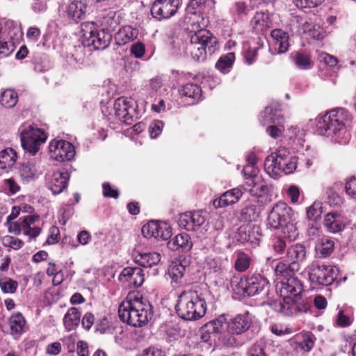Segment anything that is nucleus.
Segmentation results:
<instances>
[{"label":"nucleus","mask_w":356,"mask_h":356,"mask_svg":"<svg viewBox=\"0 0 356 356\" xmlns=\"http://www.w3.org/2000/svg\"><path fill=\"white\" fill-rule=\"evenodd\" d=\"M351 119V115L346 109H332L316 118V132L321 136L330 138L335 143L345 145L350 139L347 126Z\"/></svg>","instance_id":"f257e3e1"},{"label":"nucleus","mask_w":356,"mask_h":356,"mask_svg":"<svg viewBox=\"0 0 356 356\" xmlns=\"http://www.w3.org/2000/svg\"><path fill=\"white\" fill-rule=\"evenodd\" d=\"M118 315L122 321L128 325L141 327L147 324L153 316L149 301L137 293H129L119 306Z\"/></svg>","instance_id":"f03ea898"},{"label":"nucleus","mask_w":356,"mask_h":356,"mask_svg":"<svg viewBox=\"0 0 356 356\" xmlns=\"http://www.w3.org/2000/svg\"><path fill=\"white\" fill-rule=\"evenodd\" d=\"M175 309L180 318L186 321H196L205 315L207 303L197 291H186L179 296Z\"/></svg>","instance_id":"7ed1b4c3"},{"label":"nucleus","mask_w":356,"mask_h":356,"mask_svg":"<svg viewBox=\"0 0 356 356\" xmlns=\"http://www.w3.org/2000/svg\"><path fill=\"white\" fill-rule=\"evenodd\" d=\"M293 217L294 213L292 209L285 202H280L270 210L267 225L274 229H282L286 237L294 240L298 236V232Z\"/></svg>","instance_id":"20e7f679"},{"label":"nucleus","mask_w":356,"mask_h":356,"mask_svg":"<svg viewBox=\"0 0 356 356\" xmlns=\"http://www.w3.org/2000/svg\"><path fill=\"white\" fill-rule=\"evenodd\" d=\"M82 43L87 47H92L95 49H104L111 40L112 35L104 29H99L93 22L81 24Z\"/></svg>","instance_id":"39448f33"},{"label":"nucleus","mask_w":356,"mask_h":356,"mask_svg":"<svg viewBox=\"0 0 356 356\" xmlns=\"http://www.w3.org/2000/svg\"><path fill=\"white\" fill-rule=\"evenodd\" d=\"M217 43L216 38L206 30H200L191 37V42L187 46L193 59L195 61L204 60L207 51L211 54Z\"/></svg>","instance_id":"423d86ee"},{"label":"nucleus","mask_w":356,"mask_h":356,"mask_svg":"<svg viewBox=\"0 0 356 356\" xmlns=\"http://www.w3.org/2000/svg\"><path fill=\"white\" fill-rule=\"evenodd\" d=\"M22 147L35 155L47 138L45 132L34 124L24 123L19 128Z\"/></svg>","instance_id":"0eeeda50"},{"label":"nucleus","mask_w":356,"mask_h":356,"mask_svg":"<svg viewBox=\"0 0 356 356\" xmlns=\"http://www.w3.org/2000/svg\"><path fill=\"white\" fill-rule=\"evenodd\" d=\"M268 281L261 275L244 276L234 286L238 293L253 296L259 293L268 286Z\"/></svg>","instance_id":"6e6552de"},{"label":"nucleus","mask_w":356,"mask_h":356,"mask_svg":"<svg viewBox=\"0 0 356 356\" xmlns=\"http://www.w3.org/2000/svg\"><path fill=\"white\" fill-rule=\"evenodd\" d=\"M307 268L309 279L315 285L327 286L334 280V269L330 266L314 261Z\"/></svg>","instance_id":"1a4fd4ad"},{"label":"nucleus","mask_w":356,"mask_h":356,"mask_svg":"<svg viewBox=\"0 0 356 356\" xmlns=\"http://www.w3.org/2000/svg\"><path fill=\"white\" fill-rule=\"evenodd\" d=\"M60 7L67 18L76 23L83 20L88 11L86 0H63Z\"/></svg>","instance_id":"9d476101"},{"label":"nucleus","mask_w":356,"mask_h":356,"mask_svg":"<svg viewBox=\"0 0 356 356\" xmlns=\"http://www.w3.org/2000/svg\"><path fill=\"white\" fill-rule=\"evenodd\" d=\"M50 156L52 159L64 162L71 161L75 156L74 147L66 140H52L49 146Z\"/></svg>","instance_id":"9b49d317"},{"label":"nucleus","mask_w":356,"mask_h":356,"mask_svg":"<svg viewBox=\"0 0 356 356\" xmlns=\"http://www.w3.org/2000/svg\"><path fill=\"white\" fill-rule=\"evenodd\" d=\"M282 298L273 301L271 307L277 312L286 316H291L298 312H306L307 306L304 303H298L291 296H282Z\"/></svg>","instance_id":"f8f14e48"},{"label":"nucleus","mask_w":356,"mask_h":356,"mask_svg":"<svg viewBox=\"0 0 356 356\" xmlns=\"http://www.w3.org/2000/svg\"><path fill=\"white\" fill-rule=\"evenodd\" d=\"M178 0H156L151 8L154 18L161 21L173 16L178 9Z\"/></svg>","instance_id":"ddd939ff"},{"label":"nucleus","mask_w":356,"mask_h":356,"mask_svg":"<svg viewBox=\"0 0 356 356\" xmlns=\"http://www.w3.org/2000/svg\"><path fill=\"white\" fill-rule=\"evenodd\" d=\"M142 233L145 238L154 237L166 241L172 236L170 227L165 222L152 220L142 227Z\"/></svg>","instance_id":"4468645a"},{"label":"nucleus","mask_w":356,"mask_h":356,"mask_svg":"<svg viewBox=\"0 0 356 356\" xmlns=\"http://www.w3.org/2000/svg\"><path fill=\"white\" fill-rule=\"evenodd\" d=\"M136 102L125 97H121L116 99L114 103L115 115L123 122L131 124L133 121V112H135Z\"/></svg>","instance_id":"2eb2a0df"},{"label":"nucleus","mask_w":356,"mask_h":356,"mask_svg":"<svg viewBox=\"0 0 356 356\" xmlns=\"http://www.w3.org/2000/svg\"><path fill=\"white\" fill-rule=\"evenodd\" d=\"M190 266L186 259L172 261L168 268V274L170 283L174 286H179L184 284V275L188 273Z\"/></svg>","instance_id":"dca6fc26"},{"label":"nucleus","mask_w":356,"mask_h":356,"mask_svg":"<svg viewBox=\"0 0 356 356\" xmlns=\"http://www.w3.org/2000/svg\"><path fill=\"white\" fill-rule=\"evenodd\" d=\"M206 221V216L202 211H193L181 213L179 216L178 224L186 231L197 230Z\"/></svg>","instance_id":"f3484780"},{"label":"nucleus","mask_w":356,"mask_h":356,"mask_svg":"<svg viewBox=\"0 0 356 356\" xmlns=\"http://www.w3.org/2000/svg\"><path fill=\"white\" fill-rule=\"evenodd\" d=\"M119 280L128 287H138L144 282V274L140 268L127 267L122 270Z\"/></svg>","instance_id":"a211bd4d"},{"label":"nucleus","mask_w":356,"mask_h":356,"mask_svg":"<svg viewBox=\"0 0 356 356\" xmlns=\"http://www.w3.org/2000/svg\"><path fill=\"white\" fill-rule=\"evenodd\" d=\"M270 51L272 54H280L285 53L289 47V34L287 32L276 29L270 33Z\"/></svg>","instance_id":"6ab92c4d"},{"label":"nucleus","mask_w":356,"mask_h":356,"mask_svg":"<svg viewBox=\"0 0 356 356\" xmlns=\"http://www.w3.org/2000/svg\"><path fill=\"white\" fill-rule=\"evenodd\" d=\"M307 249L306 247L301 243H296L288 246L285 257L286 261L296 264L297 270H300V264L306 259Z\"/></svg>","instance_id":"aec40b11"},{"label":"nucleus","mask_w":356,"mask_h":356,"mask_svg":"<svg viewBox=\"0 0 356 356\" xmlns=\"http://www.w3.org/2000/svg\"><path fill=\"white\" fill-rule=\"evenodd\" d=\"M70 175L67 171H56L47 178V186L54 195L60 194L67 186Z\"/></svg>","instance_id":"412c9836"},{"label":"nucleus","mask_w":356,"mask_h":356,"mask_svg":"<svg viewBox=\"0 0 356 356\" xmlns=\"http://www.w3.org/2000/svg\"><path fill=\"white\" fill-rule=\"evenodd\" d=\"M280 291L281 296H293L297 298L301 294L303 287L302 282L294 276H289L280 282Z\"/></svg>","instance_id":"4be33fe9"},{"label":"nucleus","mask_w":356,"mask_h":356,"mask_svg":"<svg viewBox=\"0 0 356 356\" xmlns=\"http://www.w3.org/2000/svg\"><path fill=\"white\" fill-rule=\"evenodd\" d=\"M252 318L248 312L240 314L235 316L229 323L228 329L229 332L240 334L247 331L251 326Z\"/></svg>","instance_id":"5701e85b"},{"label":"nucleus","mask_w":356,"mask_h":356,"mask_svg":"<svg viewBox=\"0 0 356 356\" xmlns=\"http://www.w3.org/2000/svg\"><path fill=\"white\" fill-rule=\"evenodd\" d=\"M40 217L37 215L26 216L21 217L22 230L24 235L29 236L31 238H35L41 232V227L35 225V222H39Z\"/></svg>","instance_id":"b1692460"},{"label":"nucleus","mask_w":356,"mask_h":356,"mask_svg":"<svg viewBox=\"0 0 356 356\" xmlns=\"http://www.w3.org/2000/svg\"><path fill=\"white\" fill-rule=\"evenodd\" d=\"M280 176L292 173L296 168L297 160L295 156H291L289 151L286 148H280Z\"/></svg>","instance_id":"393cba45"},{"label":"nucleus","mask_w":356,"mask_h":356,"mask_svg":"<svg viewBox=\"0 0 356 356\" xmlns=\"http://www.w3.org/2000/svg\"><path fill=\"white\" fill-rule=\"evenodd\" d=\"M241 195V190L238 188H234L224 193L219 198L215 199L213 204L215 208L225 207L237 202Z\"/></svg>","instance_id":"a878e982"},{"label":"nucleus","mask_w":356,"mask_h":356,"mask_svg":"<svg viewBox=\"0 0 356 356\" xmlns=\"http://www.w3.org/2000/svg\"><path fill=\"white\" fill-rule=\"evenodd\" d=\"M280 148L275 152L268 155L264 162V170L266 173L273 179L280 177V161L279 155Z\"/></svg>","instance_id":"bb28decb"},{"label":"nucleus","mask_w":356,"mask_h":356,"mask_svg":"<svg viewBox=\"0 0 356 356\" xmlns=\"http://www.w3.org/2000/svg\"><path fill=\"white\" fill-rule=\"evenodd\" d=\"M334 242L330 237L322 236L315 242L316 254L321 258L330 256L334 250Z\"/></svg>","instance_id":"cd10ccee"},{"label":"nucleus","mask_w":356,"mask_h":356,"mask_svg":"<svg viewBox=\"0 0 356 356\" xmlns=\"http://www.w3.org/2000/svg\"><path fill=\"white\" fill-rule=\"evenodd\" d=\"M138 35V31L131 26L120 28L115 34V40L118 45H124L135 40Z\"/></svg>","instance_id":"c85d7f7f"},{"label":"nucleus","mask_w":356,"mask_h":356,"mask_svg":"<svg viewBox=\"0 0 356 356\" xmlns=\"http://www.w3.org/2000/svg\"><path fill=\"white\" fill-rule=\"evenodd\" d=\"M81 313L76 307L70 308L63 317V324L67 331L75 330L79 325Z\"/></svg>","instance_id":"c756f323"},{"label":"nucleus","mask_w":356,"mask_h":356,"mask_svg":"<svg viewBox=\"0 0 356 356\" xmlns=\"http://www.w3.org/2000/svg\"><path fill=\"white\" fill-rule=\"evenodd\" d=\"M136 262L143 268H151L161 261V255L157 252L140 253L136 256Z\"/></svg>","instance_id":"7c9ffc66"},{"label":"nucleus","mask_w":356,"mask_h":356,"mask_svg":"<svg viewBox=\"0 0 356 356\" xmlns=\"http://www.w3.org/2000/svg\"><path fill=\"white\" fill-rule=\"evenodd\" d=\"M25 319L20 312L11 315L9 318V326L12 335H21L24 332Z\"/></svg>","instance_id":"2f4dec72"},{"label":"nucleus","mask_w":356,"mask_h":356,"mask_svg":"<svg viewBox=\"0 0 356 356\" xmlns=\"http://www.w3.org/2000/svg\"><path fill=\"white\" fill-rule=\"evenodd\" d=\"M168 246L170 249L175 250L179 248L185 250H191L192 243L190 236L185 233L177 234L175 238L168 241Z\"/></svg>","instance_id":"473e14b6"},{"label":"nucleus","mask_w":356,"mask_h":356,"mask_svg":"<svg viewBox=\"0 0 356 356\" xmlns=\"http://www.w3.org/2000/svg\"><path fill=\"white\" fill-rule=\"evenodd\" d=\"M248 191L255 197L261 196L266 191V185L261 177H254L246 182Z\"/></svg>","instance_id":"72a5a7b5"},{"label":"nucleus","mask_w":356,"mask_h":356,"mask_svg":"<svg viewBox=\"0 0 356 356\" xmlns=\"http://www.w3.org/2000/svg\"><path fill=\"white\" fill-rule=\"evenodd\" d=\"M324 225L330 232L336 233L343 229L344 225L337 213H329L324 219Z\"/></svg>","instance_id":"f704fd0d"},{"label":"nucleus","mask_w":356,"mask_h":356,"mask_svg":"<svg viewBox=\"0 0 356 356\" xmlns=\"http://www.w3.org/2000/svg\"><path fill=\"white\" fill-rule=\"evenodd\" d=\"M296 264H292L290 262L286 261H280L277 262L275 267V273L277 276H281L286 278L287 276H291L294 273L298 272Z\"/></svg>","instance_id":"c9c22d12"},{"label":"nucleus","mask_w":356,"mask_h":356,"mask_svg":"<svg viewBox=\"0 0 356 356\" xmlns=\"http://www.w3.org/2000/svg\"><path fill=\"white\" fill-rule=\"evenodd\" d=\"M17 153L12 148H6L0 152V169L12 167L16 162Z\"/></svg>","instance_id":"e433bc0d"},{"label":"nucleus","mask_w":356,"mask_h":356,"mask_svg":"<svg viewBox=\"0 0 356 356\" xmlns=\"http://www.w3.org/2000/svg\"><path fill=\"white\" fill-rule=\"evenodd\" d=\"M302 32L312 38L321 40L325 35L323 28L319 25H313L307 22L302 24Z\"/></svg>","instance_id":"4c0bfd02"},{"label":"nucleus","mask_w":356,"mask_h":356,"mask_svg":"<svg viewBox=\"0 0 356 356\" xmlns=\"http://www.w3.org/2000/svg\"><path fill=\"white\" fill-rule=\"evenodd\" d=\"M281 116L278 109H273L272 106H266L265 111L261 114L259 120L264 126L270 123H279V118Z\"/></svg>","instance_id":"58836bf2"},{"label":"nucleus","mask_w":356,"mask_h":356,"mask_svg":"<svg viewBox=\"0 0 356 356\" xmlns=\"http://www.w3.org/2000/svg\"><path fill=\"white\" fill-rule=\"evenodd\" d=\"M201 92V88L194 83H187L179 90L181 95L191 98L194 100L191 104H195V101L200 98Z\"/></svg>","instance_id":"ea45409f"},{"label":"nucleus","mask_w":356,"mask_h":356,"mask_svg":"<svg viewBox=\"0 0 356 356\" xmlns=\"http://www.w3.org/2000/svg\"><path fill=\"white\" fill-rule=\"evenodd\" d=\"M19 174L24 181L29 182L35 178L36 169L33 163L24 162L19 167Z\"/></svg>","instance_id":"a19ab883"},{"label":"nucleus","mask_w":356,"mask_h":356,"mask_svg":"<svg viewBox=\"0 0 356 356\" xmlns=\"http://www.w3.org/2000/svg\"><path fill=\"white\" fill-rule=\"evenodd\" d=\"M235 60V55L234 53L230 52L224 56H222L216 64V67L221 72L225 74L229 71L234 61Z\"/></svg>","instance_id":"79ce46f5"},{"label":"nucleus","mask_w":356,"mask_h":356,"mask_svg":"<svg viewBox=\"0 0 356 356\" xmlns=\"http://www.w3.org/2000/svg\"><path fill=\"white\" fill-rule=\"evenodd\" d=\"M17 99V95L15 91L11 89H8L2 92L0 102L5 108H10L16 105Z\"/></svg>","instance_id":"37998d69"},{"label":"nucleus","mask_w":356,"mask_h":356,"mask_svg":"<svg viewBox=\"0 0 356 356\" xmlns=\"http://www.w3.org/2000/svg\"><path fill=\"white\" fill-rule=\"evenodd\" d=\"M251 263V258L243 252L236 253V258L234 262V268L238 272L247 270Z\"/></svg>","instance_id":"c03bdc74"},{"label":"nucleus","mask_w":356,"mask_h":356,"mask_svg":"<svg viewBox=\"0 0 356 356\" xmlns=\"http://www.w3.org/2000/svg\"><path fill=\"white\" fill-rule=\"evenodd\" d=\"M296 348L309 352L314 346V341L311 334H305L296 337Z\"/></svg>","instance_id":"a18cd8bd"},{"label":"nucleus","mask_w":356,"mask_h":356,"mask_svg":"<svg viewBox=\"0 0 356 356\" xmlns=\"http://www.w3.org/2000/svg\"><path fill=\"white\" fill-rule=\"evenodd\" d=\"M259 216L257 206L254 204L244 207L241 211V220L246 222L256 221Z\"/></svg>","instance_id":"49530a36"},{"label":"nucleus","mask_w":356,"mask_h":356,"mask_svg":"<svg viewBox=\"0 0 356 356\" xmlns=\"http://www.w3.org/2000/svg\"><path fill=\"white\" fill-rule=\"evenodd\" d=\"M17 286L18 283L9 277H6L0 279V286L1 290L4 293H15L16 291Z\"/></svg>","instance_id":"de8ad7c7"},{"label":"nucleus","mask_w":356,"mask_h":356,"mask_svg":"<svg viewBox=\"0 0 356 356\" xmlns=\"http://www.w3.org/2000/svg\"><path fill=\"white\" fill-rule=\"evenodd\" d=\"M295 63L300 69L306 70L311 67L310 57L305 54L297 53L295 57Z\"/></svg>","instance_id":"09e8293b"},{"label":"nucleus","mask_w":356,"mask_h":356,"mask_svg":"<svg viewBox=\"0 0 356 356\" xmlns=\"http://www.w3.org/2000/svg\"><path fill=\"white\" fill-rule=\"evenodd\" d=\"M323 213L321 204L320 202H314L307 210V217L311 220H317L321 216Z\"/></svg>","instance_id":"8fccbe9b"},{"label":"nucleus","mask_w":356,"mask_h":356,"mask_svg":"<svg viewBox=\"0 0 356 356\" xmlns=\"http://www.w3.org/2000/svg\"><path fill=\"white\" fill-rule=\"evenodd\" d=\"M2 244L5 247H9L14 250H19L22 247L24 243L19 238L7 235L2 238Z\"/></svg>","instance_id":"3c124183"},{"label":"nucleus","mask_w":356,"mask_h":356,"mask_svg":"<svg viewBox=\"0 0 356 356\" xmlns=\"http://www.w3.org/2000/svg\"><path fill=\"white\" fill-rule=\"evenodd\" d=\"M319 59L331 69H339V67L337 65L338 60L334 56L323 52L320 54Z\"/></svg>","instance_id":"603ef678"},{"label":"nucleus","mask_w":356,"mask_h":356,"mask_svg":"<svg viewBox=\"0 0 356 356\" xmlns=\"http://www.w3.org/2000/svg\"><path fill=\"white\" fill-rule=\"evenodd\" d=\"M15 49V42L0 41V58L9 56Z\"/></svg>","instance_id":"864d4df0"},{"label":"nucleus","mask_w":356,"mask_h":356,"mask_svg":"<svg viewBox=\"0 0 356 356\" xmlns=\"http://www.w3.org/2000/svg\"><path fill=\"white\" fill-rule=\"evenodd\" d=\"M274 252L277 254H282L287 249V245L284 239L281 237L274 238L272 244Z\"/></svg>","instance_id":"5fc2aeb1"},{"label":"nucleus","mask_w":356,"mask_h":356,"mask_svg":"<svg viewBox=\"0 0 356 356\" xmlns=\"http://www.w3.org/2000/svg\"><path fill=\"white\" fill-rule=\"evenodd\" d=\"M268 15L264 13H257L254 16L252 22L261 29L268 26Z\"/></svg>","instance_id":"6e6d98bb"},{"label":"nucleus","mask_w":356,"mask_h":356,"mask_svg":"<svg viewBox=\"0 0 356 356\" xmlns=\"http://www.w3.org/2000/svg\"><path fill=\"white\" fill-rule=\"evenodd\" d=\"M163 122L161 120L154 121L149 126V131L152 138H156L162 131Z\"/></svg>","instance_id":"4d7b16f0"},{"label":"nucleus","mask_w":356,"mask_h":356,"mask_svg":"<svg viewBox=\"0 0 356 356\" xmlns=\"http://www.w3.org/2000/svg\"><path fill=\"white\" fill-rule=\"evenodd\" d=\"M324 0H293L298 8H314L320 5Z\"/></svg>","instance_id":"13d9d810"},{"label":"nucleus","mask_w":356,"mask_h":356,"mask_svg":"<svg viewBox=\"0 0 356 356\" xmlns=\"http://www.w3.org/2000/svg\"><path fill=\"white\" fill-rule=\"evenodd\" d=\"M345 189L348 195L356 198V177H351L348 179Z\"/></svg>","instance_id":"bf43d9fd"},{"label":"nucleus","mask_w":356,"mask_h":356,"mask_svg":"<svg viewBox=\"0 0 356 356\" xmlns=\"http://www.w3.org/2000/svg\"><path fill=\"white\" fill-rule=\"evenodd\" d=\"M103 195L106 197L118 198L119 191L118 189L113 188L109 183L105 182L102 185Z\"/></svg>","instance_id":"052dcab7"},{"label":"nucleus","mask_w":356,"mask_h":356,"mask_svg":"<svg viewBox=\"0 0 356 356\" xmlns=\"http://www.w3.org/2000/svg\"><path fill=\"white\" fill-rule=\"evenodd\" d=\"M248 356H268L264 352L261 343L253 344L248 351Z\"/></svg>","instance_id":"680f3d73"},{"label":"nucleus","mask_w":356,"mask_h":356,"mask_svg":"<svg viewBox=\"0 0 356 356\" xmlns=\"http://www.w3.org/2000/svg\"><path fill=\"white\" fill-rule=\"evenodd\" d=\"M270 330L273 334L277 336H282L291 332V330L290 328L282 324L272 325L270 326Z\"/></svg>","instance_id":"e2e57ef3"},{"label":"nucleus","mask_w":356,"mask_h":356,"mask_svg":"<svg viewBox=\"0 0 356 356\" xmlns=\"http://www.w3.org/2000/svg\"><path fill=\"white\" fill-rule=\"evenodd\" d=\"M110 323L106 317H103L97 321L96 330L103 334L110 330Z\"/></svg>","instance_id":"0e129e2a"},{"label":"nucleus","mask_w":356,"mask_h":356,"mask_svg":"<svg viewBox=\"0 0 356 356\" xmlns=\"http://www.w3.org/2000/svg\"><path fill=\"white\" fill-rule=\"evenodd\" d=\"M222 325V322L219 319H216L207 323L205 325L204 329H206V332L215 333L219 331Z\"/></svg>","instance_id":"69168bd1"},{"label":"nucleus","mask_w":356,"mask_h":356,"mask_svg":"<svg viewBox=\"0 0 356 356\" xmlns=\"http://www.w3.org/2000/svg\"><path fill=\"white\" fill-rule=\"evenodd\" d=\"M145 51V45L141 42H136L134 44H132L131 48V53L136 57V58H141Z\"/></svg>","instance_id":"338daca9"},{"label":"nucleus","mask_w":356,"mask_h":356,"mask_svg":"<svg viewBox=\"0 0 356 356\" xmlns=\"http://www.w3.org/2000/svg\"><path fill=\"white\" fill-rule=\"evenodd\" d=\"M141 356H165V355L161 349L152 346L145 349Z\"/></svg>","instance_id":"774afa93"}]
</instances>
